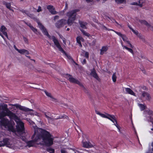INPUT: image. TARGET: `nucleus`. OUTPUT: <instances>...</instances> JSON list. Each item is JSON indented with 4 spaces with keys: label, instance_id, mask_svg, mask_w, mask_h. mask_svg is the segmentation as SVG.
<instances>
[{
    "label": "nucleus",
    "instance_id": "2",
    "mask_svg": "<svg viewBox=\"0 0 153 153\" xmlns=\"http://www.w3.org/2000/svg\"><path fill=\"white\" fill-rule=\"evenodd\" d=\"M2 108L3 111H0V119L7 116L10 118L13 119L16 123L17 131L21 136V138L23 140L25 141L26 132L24 123L20 120L15 114L9 110L7 108V105L4 104L2 106Z\"/></svg>",
    "mask_w": 153,
    "mask_h": 153
},
{
    "label": "nucleus",
    "instance_id": "63",
    "mask_svg": "<svg viewBox=\"0 0 153 153\" xmlns=\"http://www.w3.org/2000/svg\"><path fill=\"white\" fill-rule=\"evenodd\" d=\"M138 36L140 38H142V37L141 36H140V34H139Z\"/></svg>",
    "mask_w": 153,
    "mask_h": 153
},
{
    "label": "nucleus",
    "instance_id": "57",
    "mask_svg": "<svg viewBox=\"0 0 153 153\" xmlns=\"http://www.w3.org/2000/svg\"><path fill=\"white\" fill-rule=\"evenodd\" d=\"M128 27L130 29V30H132V29H133L131 26L130 25H128Z\"/></svg>",
    "mask_w": 153,
    "mask_h": 153
},
{
    "label": "nucleus",
    "instance_id": "3",
    "mask_svg": "<svg viewBox=\"0 0 153 153\" xmlns=\"http://www.w3.org/2000/svg\"><path fill=\"white\" fill-rule=\"evenodd\" d=\"M38 25L39 28L42 31L44 34L47 36L49 39H52L55 45L58 48L59 50L64 53H65V51L63 50L59 44L58 39L54 36H51L49 35L46 29L40 22H38Z\"/></svg>",
    "mask_w": 153,
    "mask_h": 153
},
{
    "label": "nucleus",
    "instance_id": "54",
    "mask_svg": "<svg viewBox=\"0 0 153 153\" xmlns=\"http://www.w3.org/2000/svg\"><path fill=\"white\" fill-rule=\"evenodd\" d=\"M96 42V41L95 40H94L92 41V44L93 45H94L95 44V43Z\"/></svg>",
    "mask_w": 153,
    "mask_h": 153
},
{
    "label": "nucleus",
    "instance_id": "51",
    "mask_svg": "<svg viewBox=\"0 0 153 153\" xmlns=\"http://www.w3.org/2000/svg\"><path fill=\"white\" fill-rule=\"evenodd\" d=\"M95 112H96V113L97 114H99L100 115V114L101 113H100V112H99L97 110H95Z\"/></svg>",
    "mask_w": 153,
    "mask_h": 153
},
{
    "label": "nucleus",
    "instance_id": "52",
    "mask_svg": "<svg viewBox=\"0 0 153 153\" xmlns=\"http://www.w3.org/2000/svg\"><path fill=\"white\" fill-rule=\"evenodd\" d=\"M141 71L144 74L146 73V71L143 68V69H141Z\"/></svg>",
    "mask_w": 153,
    "mask_h": 153
},
{
    "label": "nucleus",
    "instance_id": "45",
    "mask_svg": "<svg viewBox=\"0 0 153 153\" xmlns=\"http://www.w3.org/2000/svg\"><path fill=\"white\" fill-rule=\"evenodd\" d=\"M23 40L26 43H27L28 42V40L27 38L25 37H23Z\"/></svg>",
    "mask_w": 153,
    "mask_h": 153
},
{
    "label": "nucleus",
    "instance_id": "59",
    "mask_svg": "<svg viewBox=\"0 0 153 153\" xmlns=\"http://www.w3.org/2000/svg\"><path fill=\"white\" fill-rule=\"evenodd\" d=\"M59 36H60V37L61 39H63V36H62V35H59Z\"/></svg>",
    "mask_w": 153,
    "mask_h": 153
},
{
    "label": "nucleus",
    "instance_id": "37",
    "mask_svg": "<svg viewBox=\"0 0 153 153\" xmlns=\"http://www.w3.org/2000/svg\"><path fill=\"white\" fill-rule=\"evenodd\" d=\"M147 27L149 28H150L151 30L153 31V26H152L150 24H149Z\"/></svg>",
    "mask_w": 153,
    "mask_h": 153
},
{
    "label": "nucleus",
    "instance_id": "58",
    "mask_svg": "<svg viewBox=\"0 0 153 153\" xmlns=\"http://www.w3.org/2000/svg\"><path fill=\"white\" fill-rule=\"evenodd\" d=\"M62 39V40H63V42L64 43H65L66 42L65 41V40H64L65 39V38H63V39Z\"/></svg>",
    "mask_w": 153,
    "mask_h": 153
},
{
    "label": "nucleus",
    "instance_id": "21",
    "mask_svg": "<svg viewBox=\"0 0 153 153\" xmlns=\"http://www.w3.org/2000/svg\"><path fill=\"white\" fill-rule=\"evenodd\" d=\"M18 52L21 54H25L26 55H28L29 54V51L25 49L19 50Z\"/></svg>",
    "mask_w": 153,
    "mask_h": 153
},
{
    "label": "nucleus",
    "instance_id": "48",
    "mask_svg": "<svg viewBox=\"0 0 153 153\" xmlns=\"http://www.w3.org/2000/svg\"><path fill=\"white\" fill-rule=\"evenodd\" d=\"M13 47L14 48V49L16 50L18 52L19 49H18L16 47V45H14L13 46Z\"/></svg>",
    "mask_w": 153,
    "mask_h": 153
},
{
    "label": "nucleus",
    "instance_id": "28",
    "mask_svg": "<svg viewBox=\"0 0 153 153\" xmlns=\"http://www.w3.org/2000/svg\"><path fill=\"white\" fill-rule=\"evenodd\" d=\"M138 21L141 24L145 25L147 26L149 24L146 20H139Z\"/></svg>",
    "mask_w": 153,
    "mask_h": 153
},
{
    "label": "nucleus",
    "instance_id": "36",
    "mask_svg": "<svg viewBox=\"0 0 153 153\" xmlns=\"http://www.w3.org/2000/svg\"><path fill=\"white\" fill-rule=\"evenodd\" d=\"M82 38L80 37H78L76 38V41L77 43L78 44L81 43L80 40L82 39Z\"/></svg>",
    "mask_w": 153,
    "mask_h": 153
},
{
    "label": "nucleus",
    "instance_id": "30",
    "mask_svg": "<svg viewBox=\"0 0 153 153\" xmlns=\"http://www.w3.org/2000/svg\"><path fill=\"white\" fill-rule=\"evenodd\" d=\"M80 30L83 33V34L85 36H86L88 37H89L90 36V34L86 32L84 30L81 29H80Z\"/></svg>",
    "mask_w": 153,
    "mask_h": 153
},
{
    "label": "nucleus",
    "instance_id": "34",
    "mask_svg": "<svg viewBox=\"0 0 153 153\" xmlns=\"http://www.w3.org/2000/svg\"><path fill=\"white\" fill-rule=\"evenodd\" d=\"M115 2L118 4H121L125 0H114Z\"/></svg>",
    "mask_w": 153,
    "mask_h": 153
},
{
    "label": "nucleus",
    "instance_id": "55",
    "mask_svg": "<svg viewBox=\"0 0 153 153\" xmlns=\"http://www.w3.org/2000/svg\"><path fill=\"white\" fill-rule=\"evenodd\" d=\"M75 129L77 131V132H78V135H79V136L80 137V133L79 132V131H78L77 130V129H76V128H75Z\"/></svg>",
    "mask_w": 153,
    "mask_h": 153
},
{
    "label": "nucleus",
    "instance_id": "12",
    "mask_svg": "<svg viewBox=\"0 0 153 153\" xmlns=\"http://www.w3.org/2000/svg\"><path fill=\"white\" fill-rule=\"evenodd\" d=\"M7 30L6 28L4 25H2L1 27L0 28V35L4 39L2 33H1L2 32L3 34L6 36L7 38H8L7 33L6 32Z\"/></svg>",
    "mask_w": 153,
    "mask_h": 153
},
{
    "label": "nucleus",
    "instance_id": "29",
    "mask_svg": "<svg viewBox=\"0 0 153 153\" xmlns=\"http://www.w3.org/2000/svg\"><path fill=\"white\" fill-rule=\"evenodd\" d=\"M138 105L140 108V109L141 111H143L145 109L146 107V105L142 104H138Z\"/></svg>",
    "mask_w": 153,
    "mask_h": 153
},
{
    "label": "nucleus",
    "instance_id": "9",
    "mask_svg": "<svg viewBox=\"0 0 153 153\" xmlns=\"http://www.w3.org/2000/svg\"><path fill=\"white\" fill-rule=\"evenodd\" d=\"M0 119H1L0 120V125L6 128L9 126V121L8 119L4 117H2Z\"/></svg>",
    "mask_w": 153,
    "mask_h": 153
},
{
    "label": "nucleus",
    "instance_id": "8",
    "mask_svg": "<svg viewBox=\"0 0 153 153\" xmlns=\"http://www.w3.org/2000/svg\"><path fill=\"white\" fill-rule=\"evenodd\" d=\"M146 113L147 120L148 121L153 122V112L151 110L146 111Z\"/></svg>",
    "mask_w": 153,
    "mask_h": 153
},
{
    "label": "nucleus",
    "instance_id": "40",
    "mask_svg": "<svg viewBox=\"0 0 153 153\" xmlns=\"http://www.w3.org/2000/svg\"><path fill=\"white\" fill-rule=\"evenodd\" d=\"M132 31L137 35L138 34V32L137 31H135L134 29H132Z\"/></svg>",
    "mask_w": 153,
    "mask_h": 153
},
{
    "label": "nucleus",
    "instance_id": "64",
    "mask_svg": "<svg viewBox=\"0 0 153 153\" xmlns=\"http://www.w3.org/2000/svg\"><path fill=\"white\" fill-rule=\"evenodd\" d=\"M18 10L19 11H20V12H21V10H21L20 9H18Z\"/></svg>",
    "mask_w": 153,
    "mask_h": 153
},
{
    "label": "nucleus",
    "instance_id": "22",
    "mask_svg": "<svg viewBox=\"0 0 153 153\" xmlns=\"http://www.w3.org/2000/svg\"><path fill=\"white\" fill-rule=\"evenodd\" d=\"M125 88L127 93L134 96L135 95L134 93L130 88Z\"/></svg>",
    "mask_w": 153,
    "mask_h": 153
},
{
    "label": "nucleus",
    "instance_id": "1",
    "mask_svg": "<svg viewBox=\"0 0 153 153\" xmlns=\"http://www.w3.org/2000/svg\"><path fill=\"white\" fill-rule=\"evenodd\" d=\"M29 122L34 131V133L32 137V140L27 143L29 147L33 146L35 143L37 144H44L49 146L53 144V137L49 132L38 128L31 120H30Z\"/></svg>",
    "mask_w": 153,
    "mask_h": 153
},
{
    "label": "nucleus",
    "instance_id": "41",
    "mask_svg": "<svg viewBox=\"0 0 153 153\" xmlns=\"http://www.w3.org/2000/svg\"><path fill=\"white\" fill-rule=\"evenodd\" d=\"M85 56L87 58L89 57V53L88 52H86L85 53Z\"/></svg>",
    "mask_w": 153,
    "mask_h": 153
},
{
    "label": "nucleus",
    "instance_id": "43",
    "mask_svg": "<svg viewBox=\"0 0 153 153\" xmlns=\"http://www.w3.org/2000/svg\"><path fill=\"white\" fill-rule=\"evenodd\" d=\"M100 115L102 117H104V118H107V115L106 116V115H105L104 114H102V113H101V114H100Z\"/></svg>",
    "mask_w": 153,
    "mask_h": 153
},
{
    "label": "nucleus",
    "instance_id": "14",
    "mask_svg": "<svg viewBox=\"0 0 153 153\" xmlns=\"http://www.w3.org/2000/svg\"><path fill=\"white\" fill-rule=\"evenodd\" d=\"M47 8L52 14L54 15L57 13V12L55 10V8L52 5H48L47 6Z\"/></svg>",
    "mask_w": 153,
    "mask_h": 153
},
{
    "label": "nucleus",
    "instance_id": "19",
    "mask_svg": "<svg viewBox=\"0 0 153 153\" xmlns=\"http://www.w3.org/2000/svg\"><path fill=\"white\" fill-rule=\"evenodd\" d=\"M90 74L91 76H92L94 77L97 79H98L99 77L96 73V71L94 68L91 71Z\"/></svg>",
    "mask_w": 153,
    "mask_h": 153
},
{
    "label": "nucleus",
    "instance_id": "42",
    "mask_svg": "<svg viewBox=\"0 0 153 153\" xmlns=\"http://www.w3.org/2000/svg\"><path fill=\"white\" fill-rule=\"evenodd\" d=\"M42 11V10L41 9V7L39 6L38 7V9H37V11L38 12H41Z\"/></svg>",
    "mask_w": 153,
    "mask_h": 153
},
{
    "label": "nucleus",
    "instance_id": "6",
    "mask_svg": "<svg viewBox=\"0 0 153 153\" xmlns=\"http://www.w3.org/2000/svg\"><path fill=\"white\" fill-rule=\"evenodd\" d=\"M68 80L71 82L76 83L79 85V86L82 88L83 90L85 92H86L87 90L86 88L77 79H76L71 76L69 77V79H68Z\"/></svg>",
    "mask_w": 153,
    "mask_h": 153
},
{
    "label": "nucleus",
    "instance_id": "47",
    "mask_svg": "<svg viewBox=\"0 0 153 153\" xmlns=\"http://www.w3.org/2000/svg\"><path fill=\"white\" fill-rule=\"evenodd\" d=\"M27 11H26L24 10H23V9H22V10H21V12H22V13H25L26 14H27Z\"/></svg>",
    "mask_w": 153,
    "mask_h": 153
},
{
    "label": "nucleus",
    "instance_id": "17",
    "mask_svg": "<svg viewBox=\"0 0 153 153\" xmlns=\"http://www.w3.org/2000/svg\"><path fill=\"white\" fill-rule=\"evenodd\" d=\"M121 37L123 41H126L127 44L129 45V46L131 48H134V46L132 45L130 43L129 41H127L128 38L125 35H123Z\"/></svg>",
    "mask_w": 153,
    "mask_h": 153
},
{
    "label": "nucleus",
    "instance_id": "33",
    "mask_svg": "<svg viewBox=\"0 0 153 153\" xmlns=\"http://www.w3.org/2000/svg\"><path fill=\"white\" fill-rule=\"evenodd\" d=\"M63 76L64 77L68 79H69V77L71 76L70 74H64L63 75Z\"/></svg>",
    "mask_w": 153,
    "mask_h": 153
},
{
    "label": "nucleus",
    "instance_id": "11",
    "mask_svg": "<svg viewBox=\"0 0 153 153\" xmlns=\"http://www.w3.org/2000/svg\"><path fill=\"white\" fill-rule=\"evenodd\" d=\"M45 116L47 118L49 123H51L53 121L55 120V117H53L49 112H45L44 113Z\"/></svg>",
    "mask_w": 153,
    "mask_h": 153
},
{
    "label": "nucleus",
    "instance_id": "44",
    "mask_svg": "<svg viewBox=\"0 0 153 153\" xmlns=\"http://www.w3.org/2000/svg\"><path fill=\"white\" fill-rule=\"evenodd\" d=\"M61 153H68L67 151L65 149H62L61 150Z\"/></svg>",
    "mask_w": 153,
    "mask_h": 153
},
{
    "label": "nucleus",
    "instance_id": "53",
    "mask_svg": "<svg viewBox=\"0 0 153 153\" xmlns=\"http://www.w3.org/2000/svg\"><path fill=\"white\" fill-rule=\"evenodd\" d=\"M103 29H105L106 30H108V29H107V28L104 26H103Z\"/></svg>",
    "mask_w": 153,
    "mask_h": 153
},
{
    "label": "nucleus",
    "instance_id": "20",
    "mask_svg": "<svg viewBox=\"0 0 153 153\" xmlns=\"http://www.w3.org/2000/svg\"><path fill=\"white\" fill-rule=\"evenodd\" d=\"M79 23L80 27L83 29H86V25H87V23L85 22H83L82 21H79Z\"/></svg>",
    "mask_w": 153,
    "mask_h": 153
},
{
    "label": "nucleus",
    "instance_id": "62",
    "mask_svg": "<svg viewBox=\"0 0 153 153\" xmlns=\"http://www.w3.org/2000/svg\"><path fill=\"white\" fill-rule=\"evenodd\" d=\"M79 46L80 47H82V44H81V43H79Z\"/></svg>",
    "mask_w": 153,
    "mask_h": 153
},
{
    "label": "nucleus",
    "instance_id": "10",
    "mask_svg": "<svg viewBox=\"0 0 153 153\" xmlns=\"http://www.w3.org/2000/svg\"><path fill=\"white\" fill-rule=\"evenodd\" d=\"M13 105L16 107V108H19V110L24 111L27 112L33 111V109L29 108L24 106H22L19 104H15Z\"/></svg>",
    "mask_w": 153,
    "mask_h": 153
},
{
    "label": "nucleus",
    "instance_id": "18",
    "mask_svg": "<svg viewBox=\"0 0 153 153\" xmlns=\"http://www.w3.org/2000/svg\"><path fill=\"white\" fill-rule=\"evenodd\" d=\"M3 4L5 5L6 7L10 10L13 11V10L11 8V5L10 3H7L5 1H3L2 2Z\"/></svg>",
    "mask_w": 153,
    "mask_h": 153
},
{
    "label": "nucleus",
    "instance_id": "4",
    "mask_svg": "<svg viewBox=\"0 0 153 153\" xmlns=\"http://www.w3.org/2000/svg\"><path fill=\"white\" fill-rule=\"evenodd\" d=\"M79 9H74L70 10L67 13L66 16L68 17V24L71 25L74 21L75 20L77 15V12L79 11Z\"/></svg>",
    "mask_w": 153,
    "mask_h": 153
},
{
    "label": "nucleus",
    "instance_id": "26",
    "mask_svg": "<svg viewBox=\"0 0 153 153\" xmlns=\"http://www.w3.org/2000/svg\"><path fill=\"white\" fill-rule=\"evenodd\" d=\"M68 119V117L67 116L65 115H63L59 116L58 118H55V120H58V119Z\"/></svg>",
    "mask_w": 153,
    "mask_h": 153
},
{
    "label": "nucleus",
    "instance_id": "61",
    "mask_svg": "<svg viewBox=\"0 0 153 153\" xmlns=\"http://www.w3.org/2000/svg\"><path fill=\"white\" fill-rule=\"evenodd\" d=\"M108 30L109 31L111 30V31H114V30H113L112 29H108V30Z\"/></svg>",
    "mask_w": 153,
    "mask_h": 153
},
{
    "label": "nucleus",
    "instance_id": "35",
    "mask_svg": "<svg viewBox=\"0 0 153 153\" xmlns=\"http://www.w3.org/2000/svg\"><path fill=\"white\" fill-rule=\"evenodd\" d=\"M35 33H36L37 30L36 29L34 28L33 26L30 28Z\"/></svg>",
    "mask_w": 153,
    "mask_h": 153
},
{
    "label": "nucleus",
    "instance_id": "31",
    "mask_svg": "<svg viewBox=\"0 0 153 153\" xmlns=\"http://www.w3.org/2000/svg\"><path fill=\"white\" fill-rule=\"evenodd\" d=\"M47 151L49 152L50 153H54V149L49 147L47 149Z\"/></svg>",
    "mask_w": 153,
    "mask_h": 153
},
{
    "label": "nucleus",
    "instance_id": "56",
    "mask_svg": "<svg viewBox=\"0 0 153 153\" xmlns=\"http://www.w3.org/2000/svg\"><path fill=\"white\" fill-rule=\"evenodd\" d=\"M93 0H86V1L87 2H92V1Z\"/></svg>",
    "mask_w": 153,
    "mask_h": 153
},
{
    "label": "nucleus",
    "instance_id": "24",
    "mask_svg": "<svg viewBox=\"0 0 153 153\" xmlns=\"http://www.w3.org/2000/svg\"><path fill=\"white\" fill-rule=\"evenodd\" d=\"M44 92L46 94V95L48 97H50L52 99V100L53 101L54 100H56V99H55L53 98V97L51 95V94L50 93H49L47 91H45Z\"/></svg>",
    "mask_w": 153,
    "mask_h": 153
},
{
    "label": "nucleus",
    "instance_id": "46",
    "mask_svg": "<svg viewBox=\"0 0 153 153\" xmlns=\"http://www.w3.org/2000/svg\"><path fill=\"white\" fill-rule=\"evenodd\" d=\"M25 23L27 25H28L30 27V28L31 27H32V26L31 25V24L30 23H27V22H25Z\"/></svg>",
    "mask_w": 153,
    "mask_h": 153
},
{
    "label": "nucleus",
    "instance_id": "15",
    "mask_svg": "<svg viewBox=\"0 0 153 153\" xmlns=\"http://www.w3.org/2000/svg\"><path fill=\"white\" fill-rule=\"evenodd\" d=\"M107 118L109 119L111 121L114 123H116L117 121L115 117L113 115H111L108 114H107Z\"/></svg>",
    "mask_w": 153,
    "mask_h": 153
},
{
    "label": "nucleus",
    "instance_id": "27",
    "mask_svg": "<svg viewBox=\"0 0 153 153\" xmlns=\"http://www.w3.org/2000/svg\"><path fill=\"white\" fill-rule=\"evenodd\" d=\"M121 44L122 45V46H123V47L126 50H128L131 53L133 54H134L133 51L132 49L128 48L126 46L123 45L122 44V42H121Z\"/></svg>",
    "mask_w": 153,
    "mask_h": 153
},
{
    "label": "nucleus",
    "instance_id": "23",
    "mask_svg": "<svg viewBox=\"0 0 153 153\" xmlns=\"http://www.w3.org/2000/svg\"><path fill=\"white\" fill-rule=\"evenodd\" d=\"M108 48L107 46H103L102 49L100 50V54L101 55L103 54L107 50Z\"/></svg>",
    "mask_w": 153,
    "mask_h": 153
},
{
    "label": "nucleus",
    "instance_id": "25",
    "mask_svg": "<svg viewBox=\"0 0 153 153\" xmlns=\"http://www.w3.org/2000/svg\"><path fill=\"white\" fill-rule=\"evenodd\" d=\"M131 5H136L139 6L140 7H142L143 6V3L139 1L138 3L137 2H133L131 4Z\"/></svg>",
    "mask_w": 153,
    "mask_h": 153
},
{
    "label": "nucleus",
    "instance_id": "7",
    "mask_svg": "<svg viewBox=\"0 0 153 153\" xmlns=\"http://www.w3.org/2000/svg\"><path fill=\"white\" fill-rule=\"evenodd\" d=\"M67 23L68 24V20L62 19L58 21L56 23L55 25L57 28H60L64 26Z\"/></svg>",
    "mask_w": 153,
    "mask_h": 153
},
{
    "label": "nucleus",
    "instance_id": "13",
    "mask_svg": "<svg viewBox=\"0 0 153 153\" xmlns=\"http://www.w3.org/2000/svg\"><path fill=\"white\" fill-rule=\"evenodd\" d=\"M141 97V98H144L146 100L149 101L151 99V97L149 94L145 91L142 92V94Z\"/></svg>",
    "mask_w": 153,
    "mask_h": 153
},
{
    "label": "nucleus",
    "instance_id": "5",
    "mask_svg": "<svg viewBox=\"0 0 153 153\" xmlns=\"http://www.w3.org/2000/svg\"><path fill=\"white\" fill-rule=\"evenodd\" d=\"M11 143V140L9 138H4L2 140L0 141V147L6 146L7 147L11 148L12 147L13 145Z\"/></svg>",
    "mask_w": 153,
    "mask_h": 153
},
{
    "label": "nucleus",
    "instance_id": "39",
    "mask_svg": "<svg viewBox=\"0 0 153 153\" xmlns=\"http://www.w3.org/2000/svg\"><path fill=\"white\" fill-rule=\"evenodd\" d=\"M114 125L117 127L119 131H120V127L117 125V121H116V123H114Z\"/></svg>",
    "mask_w": 153,
    "mask_h": 153
},
{
    "label": "nucleus",
    "instance_id": "16",
    "mask_svg": "<svg viewBox=\"0 0 153 153\" xmlns=\"http://www.w3.org/2000/svg\"><path fill=\"white\" fill-rule=\"evenodd\" d=\"M83 146L85 148H91L93 146L92 145L90 142H82Z\"/></svg>",
    "mask_w": 153,
    "mask_h": 153
},
{
    "label": "nucleus",
    "instance_id": "49",
    "mask_svg": "<svg viewBox=\"0 0 153 153\" xmlns=\"http://www.w3.org/2000/svg\"><path fill=\"white\" fill-rule=\"evenodd\" d=\"M59 16H56L54 18V20H55L56 19H58L59 18Z\"/></svg>",
    "mask_w": 153,
    "mask_h": 153
},
{
    "label": "nucleus",
    "instance_id": "60",
    "mask_svg": "<svg viewBox=\"0 0 153 153\" xmlns=\"http://www.w3.org/2000/svg\"><path fill=\"white\" fill-rule=\"evenodd\" d=\"M77 128H78L79 129V131H80L81 132H82V131H81V129L79 128V127L78 126H77Z\"/></svg>",
    "mask_w": 153,
    "mask_h": 153
},
{
    "label": "nucleus",
    "instance_id": "32",
    "mask_svg": "<svg viewBox=\"0 0 153 153\" xmlns=\"http://www.w3.org/2000/svg\"><path fill=\"white\" fill-rule=\"evenodd\" d=\"M117 77L115 73H114L112 75V79L113 80V81L114 82H116V81Z\"/></svg>",
    "mask_w": 153,
    "mask_h": 153
},
{
    "label": "nucleus",
    "instance_id": "38",
    "mask_svg": "<svg viewBox=\"0 0 153 153\" xmlns=\"http://www.w3.org/2000/svg\"><path fill=\"white\" fill-rule=\"evenodd\" d=\"M114 32H115L119 36H121V37H122V36H123V34H122L120 32H118L117 31H114Z\"/></svg>",
    "mask_w": 153,
    "mask_h": 153
},
{
    "label": "nucleus",
    "instance_id": "50",
    "mask_svg": "<svg viewBox=\"0 0 153 153\" xmlns=\"http://www.w3.org/2000/svg\"><path fill=\"white\" fill-rule=\"evenodd\" d=\"M82 63L83 64H85L86 63V61L85 59H84L82 61Z\"/></svg>",
    "mask_w": 153,
    "mask_h": 153
}]
</instances>
